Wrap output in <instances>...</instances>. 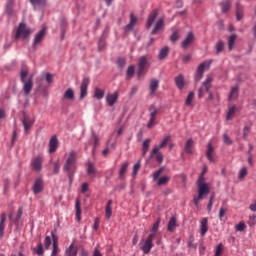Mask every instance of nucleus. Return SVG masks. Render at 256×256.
<instances>
[{
    "mask_svg": "<svg viewBox=\"0 0 256 256\" xmlns=\"http://www.w3.org/2000/svg\"><path fill=\"white\" fill-rule=\"evenodd\" d=\"M133 75H135V66L131 65L127 69V78L131 79V77H133Z\"/></svg>",
    "mask_w": 256,
    "mask_h": 256,
    "instance_id": "nucleus-48",
    "label": "nucleus"
},
{
    "mask_svg": "<svg viewBox=\"0 0 256 256\" xmlns=\"http://www.w3.org/2000/svg\"><path fill=\"white\" fill-rule=\"evenodd\" d=\"M51 243H52L51 236H46L44 241L45 249H49V247H51Z\"/></svg>",
    "mask_w": 256,
    "mask_h": 256,
    "instance_id": "nucleus-53",
    "label": "nucleus"
},
{
    "mask_svg": "<svg viewBox=\"0 0 256 256\" xmlns=\"http://www.w3.org/2000/svg\"><path fill=\"white\" fill-rule=\"evenodd\" d=\"M6 13H8V15H13V2L10 1L7 4Z\"/></svg>",
    "mask_w": 256,
    "mask_h": 256,
    "instance_id": "nucleus-57",
    "label": "nucleus"
},
{
    "mask_svg": "<svg viewBox=\"0 0 256 256\" xmlns=\"http://www.w3.org/2000/svg\"><path fill=\"white\" fill-rule=\"evenodd\" d=\"M139 169H141V162H137L133 167V174L137 175L139 173Z\"/></svg>",
    "mask_w": 256,
    "mask_h": 256,
    "instance_id": "nucleus-60",
    "label": "nucleus"
},
{
    "mask_svg": "<svg viewBox=\"0 0 256 256\" xmlns=\"http://www.w3.org/2000/svg\"><path fill=\"white\" fill-rule=\"evenodd\" d=\"M53 165H54L53 173L54 175H57L59 173V169H61V164L59 163V160L54 162Z\"/></svg>",
    "mask_w": 256,
    "mask_h": 256,
    "instance_id": "nucleus-54",
    "label": "nucleus"
},
{
    "mask_svg": "<svg viewBox=\"0 0 256 256\" xmlns=\"http://www.w3.org/2000/svg\"><path fill=\"white\" fill-rule=\"evenodd\" d=\"M46 81L47 83H53V74L46 73Z\"/></svg>",
    "mask_w": 256,
    "mask_h": 256,
    "instance_id": "nucleus-64",
    "label": "nucleus"
},
{
    "mask_svg": "<svg viewBox=\"0 0 256 256\" xmlns=\"http://www.w3.org/2000/svg\"><path fill=\"white\" fill-rule=\"evenodd\" d=\"M159 16V10H153L147 20L146 27L147 29H151L152 25L155 23L157 20V17Z\"/></svg>",
    "mask_w": 256,
    "mask_h": 256,
    "instance_id": "nucleus-18",
    "label": "nucleus"
},
{
    "mask_svg": "<svg viewBox=\"0 0 256 256\" xmlns=\"http://www.w3.org/2000/svg\"><path fill=\"white\" fill-rule=\"evenodd\" d=\"M211 83H213V78L207 77L206 80L202 83L203 87L198 89V99H203V95H205V91L209 93L211 89Z\"/></svg>",
    "mask_w": 256,
    "mask_h": 256,
    "instance_id": "nucleus-7",
    "label": "nucleus"
},
{
    "mask_svg": "<svg viewBox=\"0 0 256 256\" xmlns=\"http://www.w3.org/2000/svg\"><path fill=\"white\" fill-rule=\"evenodd\" d=\"M178 39H179V32L174 31L170 36V41H172V43H175V41H177Z\"/></svg>",
    "mask_w": 256,
    "mask_h": 256,
    "instance_id": "nucleus-58",
    "label": "nucleus"
},
{
    "mask_svg": "<svg viewBox=\"0 0 256 256\" xmlns=\"http://www.w3.org/2000/svg\"><path fill=\"white\" fill-rule=\"evenodd\" d=\"M147 56H141L138 60V71L137 75L138 77H141V75H146L147 73Z\"/></svg>",
    "mask_w": 256,
    "mask_h": 256,
    "instance_id": "nucleus-8",
    "label": "nucleus"
},
{
    "mask_svg": "<svg viewBox=\"0 0 256 256\" xmlns=\"http://www.w3.org/2000/svg\"><path fill=\"white\" fill-rule=\"evenodd\" d=\"M250 133H251V128L249 126H245L243 128V139H247Z\"/></svg>",
    "mask_w": 256,
    "mask_h": 256,
    "instance_id": "nucleus-55",
    "label": "nucleus"
},
{
    "mask_svg": "<svg viewBox=\"0 0 256 256\" xmlns=\"http://www.w3.org/2000/svg\"><path fill=\"white\" fill-rule=\"evenodd\" d=\"M239 97V87L233 86L228 96V101H233Z\"/></svg>",
    "mask_w": 256,
    "mask_h": 256,
    "instance_id": "nucleus-29",
    "label": "nucleus"
},
{
    "mask_svg": "<svg viewBox=\"0 0 256 256\" xmlns=\"http://www.w3.org/2000/svg\"><path fill=\"white\" fill-rule=\"evenodd\" d=\"M155 156H156V161L158 163H163V159H165V157L163 156V153H161L159 150L155 152V148H154L150 153V158L153 159V157Z\"/></svg>",
    "mask_w": 256,
    "mask_h": 256,
    "instance_id": "nucleus-30",
    "label": "nucleus"
},
{
    "mask_svg": "<svg viewBox=\"0 0 256 256\" xmlns=\"http://www.w3.org/2000/svg\"><path fill=\"white\" fill-rule=\"evenodd\" d=\"M214 200H215V194L210 196L209 203H208V206H207L208 213H211V210L213 209V201Z\"/></svg>",
    "mask_w": 256,
    "mask_h": 256,
    "instance_id": "nucleus-50",
    "label": "nucleus"
},
{
    "mask_svg": "<svg viewBox=\"0 0 256 256\" xmlns=\"http://www.w3.org/2000/svg\"><path fill=\"white\" fill-rule=\"evenodd\" d=\"M213 151H214L213 146L211 144H208L206 157H207L208 161H210L211 163L215 162V158L213 157Z\"/></svg>",
    "mask_w": 256,
    "mask_h": 256,
    "instance_id": "nucleus-37",
    "label": "nucleus"
},
{
    "mask_svg": "<svg viewBox=\"0 0 256 256\" xmlns=\"http://www.w3.org/2000/svg\"><path fill=\"white\" fill-rule=\"evenodd\" d=\"M169 141H171V136H166L161 141L160 145L154 147V153H157L160 149H164V147H167L169 145Z\"/></svg>",
    "mask_w": 256,
    "mask_h": 256,
    "instance_id": "nucleus-27",
    "label": "nucleus"
},
{
    "mask_svg": "<svg viewBox=\"0 0 256 256\" xmlns=\"http://www.w3.org/2000/svg\"><path fill=\"white\" fill-rule=\"evenodd\" d=\"M238 177L239 179H245V177H247V167H243L240 169Z\"/></svg>",
    "mask_w": 256,
    "mask_h": 256,
    "instance_id": "nucleus-49",
    "label": "nucleus"
},
{
    "mask_svg": "<svg viewBox=\"0 0 256 256\" xmlns=\"http://www.w3.org/2000/svg\"><path fill=\"white\" fill-rule=\"evenodd\" d=\"M43 189H45L43 180L41 178H36L32 187L34 195H39V193H43Z\"/></svg>",
    "mask_w": 256,
    "mask_h": 256,
    "instance_id": "nucleus-11",
    "label": "nucleus"
},
{
    "mask_svg": "<svg viewBox=\"0 0 256 256\" xmlns=\"http://www.w3.org/2000/svg\"><path fill=\"white\" fill-rule=\"evenodd\" d=\"M153 239H155V233H150L146 239L140 241L139 247L144 255L151 253V249H153Z\"/></svg>",
    "mask_w": 256,
    "mask_h": 256,
    "instance_id": "nucleus-3",
    "label": "nucleus"
},
{
    "mask_svg": "<svg viewBox=\"0 0 256 256\" xmlns=\"http://www.w3.org/2000/svg\"><path fill=\"white\" fill-rule=\"evenodd\" d=\"M129 168V162H125L122 164L119 172V178L123 179L125 177V174L127 173V169Z\"/></svg>",
    "mask_w": 256,
    "mask_h": 256,
    "instance_id": "nucleus-42",
    "label": "nucleus"
},
{
    "mask_svg": "<svg viewBox=\"0 0 256 256\" xmlns=\"http://www.w3.org/2000/svg\"><path fill=\"white\" fill-rule=\"evenodd\" d=\"M235 41H237V36L235 34H232L228 38V49H229V51H233V47H235Z\"/></svg>",
    "mask_w": 256,
    "mask_h": 256,
    "instance_id": "nucleus-40",
    "label": "nucleus"
},
{
    "mask_svg": "<svg viewBox=\"0 0 256 256\" xmlns=\"http://www.w3.org/2000/svg\"><path fill=\"white\" fill-rule=\"evenodd\" d=\"M163 27H165V20L163 18H160L156 22L155 27L151 32V35H157V33H159V31H161V29H163Z\"/></svg>",
    "mask_w": 256,
    "mask_h": 256,
    "instance_id": "nucleus-22",
    "label": "nucleus"
},
{
    "mask_svg": "<svg viewBox=\"0 0 256 256\" xmlns=\"http://www.w3.org/2000/svg\"><path fill=\"white\" fill-rule=\"evenodd\" d=\"M163 170H164V168L161 167L159 170H157L153 173V181H157L158 187H163V185H167V183H169V181H171V178L169 176L161 177V173H163Z\"/></svg>",
    "mask_w": 256,
    "mask_h": 256,
    "instance_id": "nucleus-6",
    "label": "nucleus"
},
{
    "mask_svg": "<svg viewBox=\"0 0 256 256\" xmlns=\"http://www.w3.org/2000/svg\"><path fill=\"white\" fill-rule=\"evenodd\" d=\"M7 221V214L2 212L0 221V239L3 238V233L5 232V222Z\"/></svg>",
    "mask_w": 256,
    "mask_h": 256,
    "instance_id": "nucleus-31",
    "label": "nucleus"
},
{
    "mask_svg": "<svg viewBox=\"0 0 256 256\" xmlns=\"http://www.w3.org/2000/svg\"><path fill=\"white\" fill-rule=\"evenodd\" d=\"M78 249L75 247V243H72L66 250L65 256H77Z\"/></svg>",
    "mask_w": 256,
    "mask_h": 256,
    "instance_id": "nucleus-32",
    "label": "nucleus"
},
{
    "mask_svg": "<svg viewBox=\"0 0 256 256\" xmlns=\"http://www.w3.org/2000/svg\"><path fill=\"white\" fill-rule=\"evenodd\" d=\"M167 55H169V46H165L160 50L158 59H160V61H163V59H165Z\"/></svg>",
    "mask_w": 256,
    "mask_h": 256,
    "instance_id": "nucleus-39",
    "label": "nucleus"
},
{
    "mask_svg": "<svg viewBox=\"0 0 256 256\" xmlns=\"http://www.w3.org/2000/svg\"><path fill=\"white\" fill-rule=\"evenodd\" d=\"M75 209H76V221L81 222V201L79 199L76 200L75 203Z\"/></svg>",
    "mask_w": 256,
    "mask_h": 256,
    "instance_id": "nucleus-36",
    "label": "nucleus"
},
{
    "mask_svg": "<svg viewBox=\"0 0 256 256\" xmlns=\"http://www.w3.org/2000/svg\"><path fill=\"white\" fill-rule=\"evenodd\" d=\"M193 41H195V34H193V32H189L181 43L182 49H187L189 45H192Z\"/></svg>",
    "mask_w": 256,
    "mask_h": 256,
    "instance_id": "nucleus-17",
    "label": "nucleus"
},
{
    "mask_svg": "<svg viewBox=\"0 0 256 256\" xmlns=\"http://www.w3.org/2000/svg\"><path fill=\"white\" fill-rule=\"evenodd\" d=\"M161 224V219H158L154 224H153V227H152V232L151 233H157V231L159 230V225Z\"/></svg>",
    "mask_w": 256,
    "mask_h": 256,
    "instance_id": "nucleus-51",
    "label": "nucleus"
},
{
    "mask_svg": "<svg viewBox=\"0 0 256 256\" xmlns=\"http://www.w3.org/2000/svg\"><path fill=\"white\" fill-rule=\"evenodd\" d=\"M59 149V140L57 136H52L49 140V150L48 153H55Z\"/></svg>",
    "mask_w": 256,
    "mask_h": 256,
    "instance_id": "nucleus-16",
    "label": "nucleus"
},
{
    "mask_svg": "<svg viewBox=\"0 0 256 256\" xmlns=\"http://www.w3.org/2000/svg\"><path fill=\"white\" fill-rule=\"evenodd\" d=\"M176 87L182 91L185 87V77L183 74H179L178 76L175 77L174 79Z\"/></svg>",
    "mask_w": 256,
    "mask_h": 256,
    "instance_id": "nucleus-21",
    "label": "nucleus"
},
{
    "mask_svg": "<svg viewBox=\"0 0 256 256\" xmlns=\"http://www.w3.org/2000/svg\"><path fill=\"white\" fill-rule=\"evenodd\" d=\"M197 185H207V183L205 182V176L204 175H200V177L197 181Z\"/></svg>",
    "mask_w": 256,
    "mask_h": 256,
    "instance_id": "nucleus-62",
    "label": "nucleus"
},
{
    "mask_svg": "<svg viewBox=\"0 0 256 256\" xmlns=\"http://www.w3.org/2000/svg\"><path fill=\"white\" fill-rule=\"evenodd\" d=\"M193 147H195V141L190 138L186 141L184 148L185 153H187L188 155H193Z\"/></svg>",
    "mask_w": 256,
    "mask_h": 256,
    "instance_id": "nucleus-24",
    "label": "nucleus"
},
{
    "mask_svg": "<svg viewBox=\"0 0 256 256\" xmlns=\"http://www.w3.org/2000/svg\"><path fill=\"white\" fill-rule=\"evenodd\" d=\"M177 227V218L175 216H172L168 222V231L170 233H173L175 231V228Z\"/></svg>",
    "mask_w": 256,
    "mask_h": 256,
    "instance_id": "nucleus-34",
    "label": "nucleus"
},
{
    "mask_svg": "<svg viewBox=\"0 0 256 256\" xmlns=\"http://www.w3.org/2000/svg\"><path fill=\"white\" fill-rule=\"evenodd\" d=\"M126 63H127V60L125 58H119L117 60V66L120 69V71H123V67H125Z\"/></svg>",
    "mask_w": 256,
    "mask_h": 256,
    "instance_id": "nucleus-47",
    "label": "nucleus"
},
{
    "mask_svg": "<svg viewBox=\"0 0 256 256\" xmlns=\"http://www.w3.org/2000/svg\"><path fill=\"white\" fill-rule=\"evenodd\" d=\"M205 67H207V63H205V62L201 63L198 66V68L196 70V74L194 76L196 83H199V81H201V79H203V74L205 73Z\"/></svg>",
    "mask_w": 256,
    "mask_h": 256,
    "instance_id": "nucleus-14",
    "label": "nucleus"
},
{
    "mask_svg": "<svg viewBox=\"0 0 256 256\" xmlns=\"http://www.w3.org/2000/svg\"><path fill=\"white\" fill-rule=\"evenodd\" d=\"M223 253V244H218L216 247L215 256H221Z\"/></svg>",
    "mask_w": 256,
    "mask_h": 256,
    "instance_id": "nucleus-56",
    "label": "nucleus"
},
{
    "mask_svg": "<svg viewBox=\"0 0 256 256\" xmlns=\"http://www.w3.org/2000/svg\"><path fill=\"white\" fill-rule=\"evenodd\" d=\"M197 189L198 196H194L193 198L195 207H199V201H201V199H205V197L210 193L209 185L207 184L197 185Z\"/></svg>",
    "mask_w": 256,
    "mask_h": 256,
    "instance_id": "nucleus-4",
    "label": "nucleus"
},
{
    "mask_svg": "<svg viewBox=\"0 0 256 256\" xmlns=\"http://www.w3.org/2000/svg\"><path fill=\"white\" fill-rule=\"evenodd\" d=\"M94 97L95 99H103V97H105V91L101 90L100 88H95Z\"/></svg>",
    "mask_w": 256,
    "mask_h": 256,
    "instance_id": "nucleus-44",
    "label": "nucleus"
},
{
    "mask_svg": "<svg viewBox=\"0 0 256 256\" xmlns=\"http://www.w3.org/2000/svg\"><path fill=\"white\" fill-rule=\"evenodd\" d=\"M223 141L226 145H232L233 141L231 140V138H229V136L227 134L223 135Z\"/></svg>",
    "mask_w": 256,
    "mask_h": 256,
    "instance_id": "nucleus-59",
    "label": "nucleus"
},
{
    "mask_svg": "<svg viewBox=\"0 0 256 256\" xmlns=\"http://www.w3.org/2000/svg\"><path fill=\"white\" fill-rule=\"evenodd\" d=\"M31 167L34 171H41L43 169V157L36 156L31 160Z\"/></svg>",
    "mask_w": 256,
    "mask_h": 256,
    "instance_id": "nucleus-12",
    "label": "nucleus"
},
{
    "mask_svg": "<svg viewBox=\"0 0 256 256\" xmlns=\"http://www.w3.org/2000/svg\"><path fill=\"white\" fill-rule=\"evenodd\" d=\"M27 75H29V70L22 69L20 72V81L23 83L24 95H29L33 91V75H31L27 80Z\"/></svg>",
    "mask_w": 256,
    "mask_h": 256,
    "instance_id": "nucleus-2",
    "label": "nucleus"
},
{
    "mask_svg": "<svg viewBox=\"0 0 256 256\" xmlns=\"http://www.w3.org/2000/svg\"><path fill=\"white\" fill-rule=\"evenodd\" d=\"M243 15H244L243 5L237 4L236 5V19H237V21H241V19H243Z\"/></svg>",
    "mask_w": 256,
    "mask_h": 256,
    "instance_id": "nucleus-35",
    "label": "nucleus"
},
{
    "mask_svg": "<svg viewBox=\"0 0 256 256\" xmlns=\"http://www.w3.org/2000/svg\"><path fill=\"white\" fill-rule=\"evenodd\" d=\"M205 67H207V63H205V62L201 63L198 66V68L196 70V74L194 76L196 83H199V81H201V79H203V74L205 73Z\"/></svg>",
    "mask_w": 256,
    "mask_h": 256,
    "instance_id": "nucleus-13",
    "label": "nucleus"
},
{
    "mask_svg": "<svg viewBox=\"0 0 256 256\" xmlns=\"http://www.w3.org/2000/svg\"><path fill=\"white\" fill-rule=\"evenodd\" d=\"M105 215L107 220L111 219V216L113 215V209L111 207H106Z\"/></svg>",
    "mask_w": 256,
    "mask_h": 256,
    "instance_id": "nucleus-52",
    "label": "nucleus"
},
{
    "mask_svg": "<svg viewBox=\"0 0 256 256\" xmlns=\"http://www.w3.org/2000/svg\"><path fill=\"white\" fill-rule=\"evenodd\" d=\"M45 35H47V29L42 28L34 37L33 46L37 47L40 43L45 39Z\"/></svg>",
    "mask_w": 256,
    "mask_h": 256,
    "instance_id": "nucleus-15",
    "label": "nucleus"
},
{
    "mask_svg": "<svg viewBox=\"0 0 256 256\" xmlns=\"http://www.w3.org/2000/svg\"><path fill=\"white\" fill-rule=\"evenodd\" d=\"M207 231H209L208 219L207 218H203L201 220V224H200V235L202 237H204V235H206Z\"/></svg>",
    "mask_w": 256,
    "mask_h": 256,
    "instance_id": "nucleus-25",
    "label": "nucleus"
},
{
    "mask_svg": "<svg viewBox=\"0 0 256 256\" xmlns=\"http://www.w3.org/2000/svg\"><path fill=\"white\" fill-rule=\"evenodd\" d=\"M30 36L31 30L29 27H27L25 23H20L15 33V39H21L22 41H25L29 39Z\"/></svg>",
    "mask_w": 256,
    "mask_h": 256,
    "instance_id": "nucleus-5",
    "label": "nucleus"
},
{
    "mask_svg": "<svg viewBox=\"0 0 256 256\" xmlns=\"http://www.w3.org/2000/svg\"><path fill=\"white\" fill-rule=\"evenodd\" d=\"M150 95H155L157 89H159V80L153 78L149 85Z\"/></svg>",
    "mask_w": 256,
    "mask_h": 256,
    "instance_id": "nucleus-28",
    "label": "nucleus"
},
{
    "mask_svg": "<svg viewBox=\"0 0 256 256\" xmlns=\"http://www.w3.org/2000/svg\"><path fill=\"white\" fill-rule=\"evenodd\" d=\"M235 111H237L236 106H231L228 109L227 116H226L227 121H231V119H233V116L235 115Z\"/></svg>",
    "mask_w": 256,
    "mask_h": 256,
    "instance_id": "nucleus-43",
    "label": "nucleus"
},
{
    "mask_svg": "<svg viewBox=\"0 0 256 256\" xmlns=\"http://www.w3.org/2000/svg\"><path fill=\"white\" fill-rule=\"evenodd\" d=\"M224 47H225V42H223V40H219L216 43V53H217V55H219V53H221L223 51Z\"/></svg>",
    "mask_w": 256,
    "mask_h": 256,
    "instance_id": "nucleus-46",
    "label": "nucleus"
},
{
    "mask_svg": "<svg viewBox=\"0 0 256 256\" xmlns=\"http://www.w3.org/2000/svg\"><path fill=\"white\" fill-rule=\"evenodd\" d=\"M87 175L90 177H95V175H97V169L95 168V164H93V162H88L87 164Z\"/></svg>",
    "mask_w": 256,
    "mask_h": 256,
    "instance_id": "nucleus-33",
    "label": "nucleus"
},
{
    "mask_svg": "<svg viewBox=\"0 0 256 256\" xmlns=\"http://www.w3.org/2000/svg\"><path fill=\"white\" fill-rule=\"evenodd\" d=\"M117 99H119L118 92H114L113 94H108L106 96V101H107L109 107H113V105H115V103H117Z\"/></svg>",
    "mask_w": 256,
    "mask_h": 256,
    "instance_id": "nucleus-20",
    "label": "nucleus"
},
{
    "mask_svg": "<svg viewBox=\"0 0 256 256\" xmlns=\"http://www.w3.org/2000/svg\"><path fill=\"white\" fill-rule=\"evenodd\" d=\"M90 83L91 80L89 78H83L80 85V100H83L85 97H87V89L89 88Z\"/></svg>",
    "mask_w": 256,
    "mask_h": 256,
    "instance_id": "nucleus-10",
    "label": "nucleus"
},
{
    "mask_svg": "<svg viewBox=\"0 0 256 256\" xmlns=\"http://www.w3.org/2000/svg\"><path fill=\"white\" fill-rule=\"evenodd\" d=\"M225 213H227V210L225 208H220L219 219H223V217H225Z\"/></svg>",
    "mask_w": 256,
    "mask_h": 256,
    "instance_id": "nucleus-63",
    "label": "nucleus"
},
{
    "mask_svg": "<svg viewBox=\"0 0 256 256\" xmlns=\"http://www.w3.org/2000/svg\"><path fill=\"white\" fill-rule=\"evenodd\" d=\"M149 112H150V120L147 124V127L148 129H151L155 127V117H157V113H159V110L157 109V107H155V104H152L149 107Z\"/></svg>",
    "mask_w": 256,
    "mask_h": 256,
    "instance_id": "nucleus-9",
    "label": "nucleus"
},
{
    "mask_svg": "<svg viewBox=\"0 0 256 256\" xmlns=\"http://www.w3.org/2000/svg\"><path fill=\"white\" fill-rule=\"evenodd\" d=\"M222 13H228L229 9H231V0H225L221 2Z\"/></svg>",
    "mask_w": 256,
    "mask_h": 256,
    "instance_id": "nucleus-38",
    "label": "nucleus"
},
{
    "mask_svg": "<svg viewBox=\"0 0 256 256\" xmlns=\"http://www.w3.org/2000/svg\"><path fill=\"white\" fill-rule=\"evenodd\" d=\"M23 126H24V131L25 133H29V129L33 127V123H35V120L33 118L25 116L24 119L22 120Z\"/></svg>",
    "mask_w": 256,
    "mask_h": 256,
    "instance_id": "nucleus-19",
    "label": "nucleus"
},
{
    "mask_svg": "<svg viewBox=\"0 0 256 256\" xmlns=\"http://www.w3.org/2000/svg\"><path fill=\"white\" fill-rule=\"evenodd\" d=\"M53 239V249H52V256H56L59 253V238L51 233Z\"/></svg>",
    "mask_w": 256,
    "mask_h": 256,
    "instance_id": "nucleus-23",
    "label": "nucleus"
},
{
    "mask_svg": "<svg viewBox=\"0 0 256 256\" xmlns=\"http://www.w3.org/2000/svg\"><path fill=\"white\" fill-rule=\"evenodd\" d=\"M63 99H66V101H75V91L73 88H68L64 92Z\"/></svg>",
    "mask_w": 256,
    "mask_h": 256,
    "instance_id": "nucleus-26",
    "label": "nucleus"
},
{
    "mask_svg": "<svg viewBox=\"0 0 256 256\" xmlns=\"http://www.w3.org/2000/svg\"><path fill=\"white\" fill-rule=\"evenodd\" d=\"M75 161H77V152H75V150H71L63 166V172L67 173L70 183H73V175L75 174Z\"/></svg>",
    "mask_w": 256,
    "mask_h": 256,
    "instance_id": "nucleus-1",
    "label": "nucleus"
},
{
    "mask_svg": "<svg viewBox=\"0 0 256 256\" xmlns=\"http://www.w3.org/2000/svg\"><path fill=\"white\" fill-rule=\"evenodd\" d=\"M30 3L36 9L39 8V7H45V5H47V1L46 0H30Z\"/></svg>",
    "mask_w": 256,
    "mask_h": 256,
    "instance_id": "nucleus-41",
    "label": "nucleus"
},
{
    "mask_svg": "<svg viewBox=\"0 0 256 256\" xmlns=\"http://www.w3.org/2000/svg\"><path fill=\"white\" fill-rule=\"evenodd\" d=\"M195 99V93L194 92H190L186 98V105L188 107H191V105L193 104V100Z\"/></svg>",
    "mask_w": 256,
    "mask_h": 256,
    "instance_id": "nucleus-45",
    "label": "nucleus"
},
{
    "mask_svg": "<svg viewBox=\"0 0 256 256\" xmlns=\"http://www.w3.org/2000/svg\"><path fill=\"white\" fill-rule=\"evenodd\" d=\"M245 222H240L238 225H236L235 229L236 231H245Z\"/></svg>",
    "mask_w": 256,
    "mask_h": 256,
    "instance_id": "nucleus-61",
    "label": "nucleus"
}]
</instances>
